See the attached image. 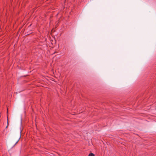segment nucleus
<instances>
[{
    "instance_id": "obj_1",
    "label": "nucleus",
    "mask_w": 156,
    "mask_h": 156,
    "mask_svg": "<svg viewBox=\"0 0 156 156\" xmlns=\"http://www.w3.org/2000/svg\"><path fill=\"white\" fill-rule=\"evenodd\" d=\"M88 156H94V154L92 153H90L89 154Z\"/></svg>"
}]
</instances>
